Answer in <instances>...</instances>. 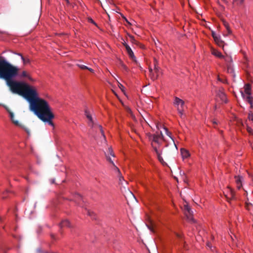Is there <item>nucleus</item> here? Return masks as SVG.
Masks as SVG:
<instances>
[{"label": "nucleus", "instance_id": "1", "mask_svg": "<svg viewBox=\"0 0 253 253\" xmlns=\"http://www.w3.org/2000/svg\"><path fill=\"white\" fill-rule=\"evenodd\" d=\"M18 68L12 65L2 57L0 58V79L5 80L6 85L13 93L21 94L26 83L12 80L18 75Z\"/></svg>", "mask_w": 253, "mask_h": 253}, {"label": "nucleus", "instance_id": "2", "mask_svg": "<svg viewBox=\"0 0 253 253\" xmlns=\"http://www.w3.org/2000/svg\"><path fill=\"white\" fill-rule=\"evenodd\" d=\"M29 108L40 120L53 126L52 120L54 118V115L46 100L40 97L37 98L35 101L29 105Z\"/></svg>", "mask_w": 253, "mask_h": 253}, {"label": "nucleus", "instance_id": "3", "mask_svg": "<svg viewBox=\"0 0 253 253\" xmlns=\"http://www.w3.org/2000/svg\"><path fill=\"white\" fill-rule=\"evenodd\" d=\"M85 115L87 120L88 125L89 127H90L92 131L95 132L98 131L99 133H100L101 137L105 141L106 138L102 129V127L100 125L98 124L95 116H93L90 111L87 110H85Z\"/></svg>", "mask_w": 253, "mask_h": 253}, {"label": "nucleus", "instance_id": "4", "mask_svg": "<svg viewBox=\"0 0 253 253\" xmlns=\"http://www.w3.org/2000/svg\"><path fill=\"white\" fill-rule=\"evenodd\" d=\"M21 95L28 101L30 105L35 101L37 98H40L36 88L27 83Z\"/></svg>", "mask_w": 253, "mask_h": 253}, {"label": "nucleus", "instance_id": "5", "mask_svg": "<svg viewBox=\"0 0 253 253\" xmlns=\"http://www.w3.org/2000/svg\"><path fill=\"white\" fill-rule=\"evenodd\" d=\"M251 90V87L250 85L249 84H246L244 86V91H241L240 92L243 98L251 105V107L252 108L253 105Z\"/></svg>", "mask_w": 253, "mask_h": 253}, {"label": "nucleus", "instance_id": "6", "mask_svg": "<svg viewBox=\"0 0 253 253\" xmlns=\"http://www.w3.org/2000/svg\"><path fill=\"white\" fill-rule=\"evenodd\" d=\"M105 155H106V159H107V161H109L112 165V170L116 173L117 175L118 174H120L121 173L120 169L116 166H115V165L113 163V161L112 160V159L110 156H112L113 157H115L114 154L113 153V150L111 148H109L108 149L107 152L105 153Z\"/></svg>", "mask_w": 253, "mask_h": 253}, {"label": "nucleus", "instance_id": "7", "mask_svg": "<svg viewBox=\"0 0 253 253\" xmlns=\"http://www.w3.org/2000/svg\"><path fill=\"white\" fill-rule=\"evenodd\" d=\"M148 136L149 139L151 141L152 146L153 148L154 147H155L153 144L154 143H156L158 145H160L163 139V135L161 131L160 133H158L154 134H149Z\"/></svg>", "mask_w": 253, "mask_h": 253}, {"label": "nucleus", "instance_id": "8", "mask_svg": "<svg viewBox=\"0 0 253 253\" xmlns=\"http://www.w3.org/2000/svg\"><path fill=\"white\" fill-rule=\"evenodd\" d=\"M184 102L182 99L179 98L178 97H174L173 104L174 106L176 108L177 110L178 113L180 114L181 117L183 115V112L184 111Z\"/></svg>", "mask_w": 253, "mask_h": 253}, {"label": "nucleus", "instance_id": "9", "mask_svg": "<svg viewBox=\"0 0 253 253\" xmlns=\"http://www.w3.org/2000/svg\"><path fill=\"white\" fill-rule=\"evenodd\" d=\"M183 210L184 214L187 217V220L190 221L195 222V220L193 218V211H191L189 206L186 204L184 205Z\"/></svg>", "mask_w": 253, "mask_h": 253}, {"label": "nucleus", "instance_id": "10", "mask_svg": "<svg viewBox=\"0 0 253 253\" xmlns=\"http://www.w3.org/2000/svg\"><path fill=\"white\" fill-rule=\"evenodd\" d=\"M154 71L156 73V75H154L153 69H152L151 68H149V72L150 76L151 77V78L153 80H155L157 79L161 73V70H160V68L156 65V63H155V65H154Z\"/></svg>", "mask_w": 253, "mask_h": 253}, {"label": "nucleus", "instance_id": "11", "mask_svg": "<svg viewBox=\"0 0 253 253\" xmlns=\"http://www.w3.org/2000/svg\"><path fill=\"white\" fill-rule=\"evenodd\" d=\"M225 196L228 200H231L235 198V193L234 190L230 187H227L225 192Z\"/></svg>", "mask_w": 253, "mask_h": 253}, {"label": "nucleus", "instance_id": "12", "mask_svg": "<svg viewBox=\"0 0 253 253\" xmlns=\"http://www.w3.org/2000/svg\"><path fill=\"white\" fill-rule=\"evenodd\" d=\"M216 95L223 102L226 103L227 102L226 95L222 88H220L217 90Z\"/></svg>", "mask_w": 253, "mask_h": 253}, {"label": "nucleus", "instance_id": "13", "mask_svg": "<svg viewBox=\"0 0 253 253\" xmlns=\"http://www.w3.org/2000/svg\"><path fill=\"white\" fill-rule=\"evenodd\" d=\"M7 112L9 113V116H10V119L12 121V122L16 126H21V125H19V122L18 121H16L14 120V114L13 113H12V112H11L9 110H8V109H6Z\"/></svg>", "mask_w": 253, "mask_h": 253}, {"label": "nucleus", "instance_id": "14", "mask_svg": "<svg viewBox=\"0 0 253 253\" xmlns=\"http://www.w3.org/2000/svg\"><path fill=\"white\" fill-rule=\"evenodd\" d=\"M154 150L157 155V157H158L159 161L162 164L164 165L165 164V162H164L162 157L161 156V153L159 152V151L158 150V149L156 147H154Z\"/></svg>", "mask_w": 253, "mask_h": 253}, {"label": "nucleus", "instance_id": "15", "mask_svg": "<svg viewBox=\"0 0 253 253\" xmlns=\"http://www.w3.org/2000/svg\"><path fill=\"white\" fill-rule=\"evenodd\" d=\"M181 155L183 159H186L190 156L189 152L185 149L182 148L180 150Z\"/></svg>", "mask_w": 253, "mask_h": 253}, {"label": "nucleus", "instance_id": "16", "mask_svg": "<svg viewBox=\"0 0 253 253\" xmlns=\"http://www.w3.org/2000/svg\"><path fill=\"white\" fill-rule=\"evenodd\" d=\"M60 226L61 228L65 227V226L69 227H70V223L68 220L65 219V220H64L62 221H61V222L60 224Z\"/></svg>", "mask_w": 253, "mask_h": 253}, {"label": "nucleus", "instance_id": "17", "mask_svg": "<svg viewBox=\"0 0 253 253\" xmlns=\"http://www.w3.org/2000/svg\"><path fill=\"white\" fill-rule=\"evenodd\" d=\"M127 53L129 56V57L133 60L134 61L136 62V57L134 56V54L133 53V52L131 50V49L128 51H127Z\"/></svg>", "mask_w": 253, "mask_h": 253}, {"label": "nucleus", "instance_id": "18", "mask_svg": "<svg viewBox=\"0 0 253 253\" xmlns=\"http://www.w3.org/2000/svg\"><path fill=\"white\" fill-rule=\"evenodd\" d=\"M212 54L220 58H222V57H223V55L221 54V52L216 50H213L212 51Z\"/></svg>", "mask_w": 253, "mask_h": 253}, {"label": "nucleus", "instance_id": "19", "mask_svg": "<svg viewBox=\"0 0 253 253\" xmlns=\"http://www.w3.org/2000/svg\"><path fill=\"white\" fill-rule=\"evenodd\" d=\"M21 76L22 77L27 78L29 80L32 81V79L31 78V77L29 76V75L26 71H23L21 73Z\"/></svg>", "mask_w": 253, "mask_h": 253}, {"label": "nucleus", "instance_id": "20", "mask_svg": "<svg viewBox=\"0 0 253 253\" xmlns=\"http://www.w3.org/2000/svg\"><path fill=\"white\" fill-rule=\"evenodd\" d=\"M18 55L21 56V59L23 61V62L24 64L29 63L30 62V60L28 58H25L21 53H18Z\"/></svg>", "mask_w": 253, "mask_h": 253}, {"label": "nucleus", "instance_id": "21", "mask_svg": "<svg viewBox=\"0 0 253 253\" xmlns=\"http://www.w3.org/2000/svg\"><path fill=\"white\" fill-rule=\"evenodd\" d=\"M119 178V182L121 184H123V181L126 183V182L124 180V177L122 176L121 173L117 175Z\"/></svg>", "mask_w": 253, "mask_h": 253}, {"label": "nucleus", "instance_id": "22", "mask_svg": "<svg viewBox=\"0 0 253 253\" xmlns=\"http://www.w3.org/2000/svg\"><path fill=\"white\" fill-rule=\"evenodd\" d=\"M235 181H236V184H240V183H242V177L239 176H235Z\"/></svg>", "mask_w": 253, "mask_h": 253}, {"label": "nucleus", "instance_id": "23", "mask_svg": "<svg viewBox=\"0 0 253 253\" xmlns=\"http://www.w3.org/2000/svg\"><path fill=\"white\" fill-rule=\"evenodd\" d=\"M222 58L224 59L225 60V61L227 62H230L232 61V58L230 56H228V55H227L226 56H223V57H222Z\"/></svg>", "mask_w": 253, "mask_h": 253}, {"label": "nucleus", "instance_id": "24", "mask_svg": "<svg viewBox=\"0 0 253 253\" xmlns=\"http://www.w3.org/2000/svg\"><path fill=\"white\" fill-rule=\"evenodd\" d=\"M77 66L78 67H79L80 68H81V69H82V70H84V69H88V67H87V66H85L84 65H83V64L80 63L77 64Z\"/></svg>", "mask_w": 253, "mask_h": 253}, {"label": "nucleus", "instance_id": "25", "mask_svg": "<svg viewBox=\"0 0 253 253\" xmlns=\"http://www.w3.org/2000/svg\"><path fill=\"white\" fill-rule=\"evenodd\" d=\"M128 37L130 38V41L132 43L136 44V41L135 40L134 37L130 35H128Z\"/></svg>", "mask_w": 253, "mask_h": 253}, {"label": "nucleus", "instance_id": "26", "mask_svg": "<svg viewBox=\"0 0 253 253\" xmlns=\"http://www.w3.org/2000/svg\"><path fill=\"white\" fill-rule=\"evenodd\" d=\"M164 129L165 130L166 134L168 136H169L173 140V139H172V137L171 136V133H170V132H169L168 131V129L167 128H166V127H164Z\"/></svg>", "mask_w": 253, "mask_h": 253}, {"label": "nucleus", "instance_id": "27", "mask_svg": "<svg viewBox=\"0 0 253 253\" xmlns=\"http://www.w3.org/2000/svg\"><path fill=\"white\" fill-rule=\"evenodd\" d=\"M224 26H225V28L226 29V30H227V32H228V34H230L231 33V30H230V29L229 28V27L228 24L227 23H224Z\"/></svg>", "mask_w": 253, "mask_h": 253}, {"label": "nucleus", "instance_id": "28", "mask_svg": "<svg viewBox=\"0 0 253 253\" xmlns=\"http://www.w3.org/2000/svg\"><path fill=\"white\" fill-rule=\"evenodd\" d=\"M248 119L253 123V115L250 113L248 115Z\"/></svg>", "mask_w": 253, "mask_h": 253}, {"label": "nucleus", "instance_id": "29", "mask_svg": "<svg viewBox=\"0 0 253 253\" xmlns=\"http://www.w3.org/2000/svg\"><path fill=\"white\" fill-rule=\"evenodd\" d=\"M122 67L126 72H127L128 71L127 67L123 63L122 64Z\"/></svg>", "mask_w": 253, "mask_h": 253}, {"label": "nucleus", "instance_id": "30", "mask_svg": "<svg viewBox=\"0 0 253 253\" xmlns=\"http://www.w3.org/2000/svg\"><path fill=\"white\" fill-rule=\"evenodd\" d=\"M247 131H248L249 133H250L251 134H253V129L251 127H250L249 126H248V127H247Z\"/></svg>", "mask_w": 253, "mask_h": 253}, {"label": "nucleus", "instance_id": "31", "mask_svg": "<svg viewBox=\"0 0 253 253\" xmlns=\"http://www.w3.org/2000/svg\"><path fill=\"white\" fill-rule=\"evenodd\" d=\"M252 205L251 204H250V203H246V208L248 210H250V207H251Z\"/></svg>", "mask_w": 253, "mask_h": 253}, {"label": "nucleus", "instance_id": "32", "mask_svg": "<svg viewBox=\"0 0 253 253\" xmlns=\"http://www.w3.org/2000/svg\"><path fill=\"white\" fill-rule=\"evenodd\" d=\"M119 86L122 91L124 92L125 87L121 84H119Z\"/></svg>", "mask_w": 253, "mask_h": 253}, {"label": "nucleus", "instance_id": "33", "mask_svg": "<svg viewBox=\"0 0 253 253\" xmlns=\"http://www.w3.org/2000/svg\"><path fill=\"white\" fill-rule=\"evenodd\" d=\"M125 47H126V51H128V50L131 49V48L130 47V46L128 44H126L125 45Z\"/></svg>", "mask_w": 253, "mask_h": 253}, {"label": "nucleus", "instance_id": "34", "mask_svg": "<svg viewBox=\"0 0 253 253\" xmlns=\"http://www.w3.org/2000/svg\"><path fill=\"white\" fill-rule=\"evenodd\" d=\"M242 187V183H240V184H237V187L239 189Z\"/></svg>", "mask_w": 253, "mask_h": 253}, {"label": "nucleus", "instance_id": "35", "mask_svg": "<svg viewBox=\"0 0 253 253\" xmlns=\"http://www.w3.org/2000/svg\"><path fill=\"white\" fill-rule=\"evenodd\" d=\"M86 70H88V71H89L90 72H91L92 73L94 72V70L88 67V69H87Z\"/></svg>", "mask_w": 253, "mask_h": 253}, {"label": "nucleus", "instance_id": "36", "mask_svg": "<svg viewBox=\"0 0 253 253\" xmlns=\"http://www.w3.org/2000/svg\"><path fill=\"white\" fill-rule=\"evenodd\" d=\"M76 196L77 199H80L82 198L81 195H80L79 194H77Z\"/></svg>", "mask_w": 253, "mask_h": 253}, {"label": "nucleus", "instance_id": "37", "mask_svg": "<svg viewBox=\"0 0 253 253\" xmlns=\"http://www.w3.org/2000/svg\"><path fill=\"white\" fill-rule=\"evenodd\" d=\"M212 36L215 39V40H217V37L215 36V34L214 33H212Z\"/></svg>", "mask_w": 253, "mask_h": 253}, {"label": "nucleus", "instance_id": "38", "mask_svg": "<svg viewBox=\"0 0 253 253\" xmlns=\"http://www.w3.org/2000/svg\"><path fill=\"white\" fill-rule=\"evenodd\" d=\"M124 42H123V45L125 46L126 44H127L124 40H123Z\"/></svg>", "mask_w": 253, "mask_h": 253}, {"label": "nucleus", "instance_id": "39", "mask_svg": "<svg viewBox=\"0 0 253 253\" xmlns=\"http://www.w3.org/2000/svg\"><path fill=\"white\" fill-rule=\"evenodd\" d=\"M51 182L52 183H54V179H52V180H51Z\"/></svg>", "mask_w": 253, "mask_h": 253}, {"label": "nucleus", "instance_id": "40", "mask_svg": "<svg viewBox=\"0 0 253 253\" xmlns=\"http://www.w3.org/2000/svg\"><path fill=\"white\" fill-rule=\"evenodd\" d=\"M126 22L129 24H131L126 19Z\"/></svg>", "mask_w": 253, "mask_h": 253}, {"label": "nucleus", "instance_id": "41", "mask_svg": "<svg viewBox=\"0 0 253 253\" xmlns=\"http://www.w3.org/2000/svg\"><path fill=\"white\" fill-rule=\"evenodd\" d=\"M230 70L232 71V69L231 68H228V71L229 72Z\"/></svg>", "mask_w": 253, "mask_h": 253}, {"label": "nucleus", "instance_id": "42", "mask_svg": "<svg viewBox=\"0 0 253 253\" xmlns=\"http://www.w3.org/2000/svg\"><path fill=\"white\" fill-rule=\"evenodd\" d=\"M207 246H208L209 247L211 248V246H210V244H209V243H208Z\"/></svg>", "mask_w": 253, "mask_h": 253}, {"label": "nucleus", "instance_id": "43", "mask_svg": "<svg viewBox=\"0 0 253 253\" xmlns=\"http://www.w3.org/2000/svg\"><path fill=\"white\" fill-rule=\"evenodd\" d=\"M156 127L158 129H159V127L158 125L156 126Z\"/></svg>", "mask_w": 253, "mask_h": 253}, {"label": "nucleus", "instance_id": "44", "mask_svg": "<svg viewBox=\"0 0 253 253\" xmlns=\"http://www.w3.org/2000/svg\"><path fill=\"white\" fill-rule=\"evenodd\" d=\"M130 194H131V195H132V196L133 197H134V195H133V194H132L131 192H130ZM134 198H135V197H134Z\"/></svg>", "mask_w": 253, "mask_h": 253}, {"label": "nucleus", "instance_id": "45", "mask_svg": "<svg viewBox=\"0 0 253 253\" xmlns=\"http://www.w3.org/2000/svg\"><path fill=\"white\" fill-rule=\"evenodd\" d=\"M213 123L214 124H216L217 123L215 121H214V122H213Z\"/></svg>", "mask_w": 253, "mask_h": 253}, {"label": "nucleus", "instance_id": "46", "mask_svg": "<svg viewBox=\"0 0 253 253\" xmlns=\"http://www.w3.org/2000/svg\"><path fill=\"white\" fill-rule=\"evenodd\" d=\"M154 71V75H156V73L155 72V71L153 70Z\"/></svg>", "mask_w": 253, "mask_h": 253}]
</instances>
